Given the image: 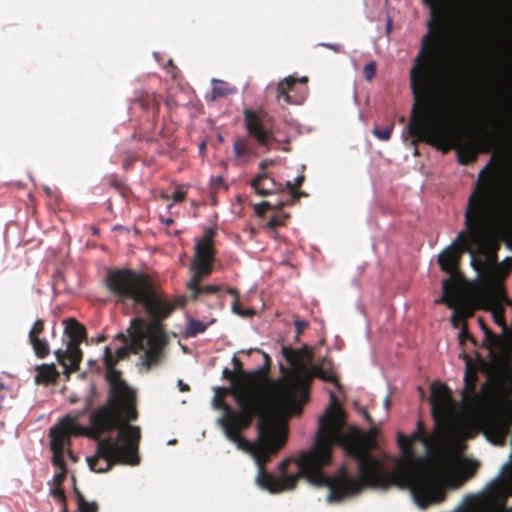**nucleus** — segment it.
Masks as SVG:
<instances>
[{
    "instance_id": "nucleus-24",
    "label": "nucleus",
    "mask_w": 512,
    "mask_h": 512,
    "mask_svg": "<svg viewBox=\"0 0 512 512\" xmlns=\"http://www.w3.org/2000/svg\"><path fill=\"white\" fill-rule=\"evenodd\" d=\"M204 278L193 270V275L187 283V288L191 292L190 299L197 300L200 296V286Z\"/></svg>"
},
{
    "instance_id": "nucleus-38",
    "label": "nucleus",
    "mask_w": 512,
    "mask_h": 512,
    "mask_svg": "<svg viewBox=\"0 0 512 512\" xmlns=\"http://www.w3.org/2000/svg\"><path fill=\"white\" fill-rule=\"evenodd\" d=\"M43 331H44V322L41 319H37L34 322L32 328L29 332V339L30 338H33V339L38 338L39 335L43 333Z\"/></svg>"
},
{
    "instance_id": "nucleus-56",
    "label": "nucleus",
    "mask_w": 512,
    "mask_h": 512,
    "mask_svg": "<svg viewBox=\"0 0 512 512\" xmlns=\"http://www.w3.org/2000/svg\"><path fill=\"white\" fill-rule=\"evenodd\" d=\"M161 221L163 224H165L167 226L174 223V220L172 218L161 219Z\"/></svg>"
},
{
    "instance_id": "nucleus-12",
    "label": "nucleus",
    "mask_w": 512,
    "mask_h": 512,
    "mask_svg": "<svg viewBox=\"0 0 512 512\" xmlns=\"http://www.w3.org/2000/svg\"><path fill=\"white\" fill-rule=\"evenodd\" d=\"M243 116L247 136L254 139L257 145L271 150L272 144L276 142L272 128L273 118L262 109H244Z\"/></svg>"
},
{
    "instance_id": "nucleus-11",
    "label": "nucleus",
    "mask_w": 512,
    "mask_h": 512,
    "mask_svg": "<svg viewBox=\"0 0 512 512\" xmlns=\"http://www.w3.org/2000/svg\"><path fill=\"white\" fill-rule=\"evenodd\" d=\"M66 324L65 334L69 337L66 350L58 349L54 352L58 363L64 368V374L68 380L72 372L79 369L83 353L80 344L86 338V329L77 320L69 318L64 321Z\"/></svg>"
},
{
    "instance_id": "nucleus-1",
    "label": "nucleus",
    "mask_w": 512,
    "mask_h": 512,
    "mask_svg": "<svg viewBox=\"0 0 512 512\" xmlns=\"http://www.w3.org/2000/svg\"><path fill=\"white\" fill-rule=\"evenodd\" d=\"M344 413L337 403L334 393H330V405L320 417L321 436L318 445L323 448L320 459L331 463L332 447L340 446L353 457L359 468V477L349 476L347 468L342 466L334 476H330L329 503L339 502L355 495L364 487L388 488L395 485L408 489L417 504L426 508L441 503L446 498L444 483L451 488L462 486L477 469L472 462L461 465L460 471H453V461L444 453L435 450L438 435L428 436L422 421L417 422L416 430L406 436L396 435L397 445L402 459L394 470L386 471L380 460L370 454L374 445L375 432L363 434L358 430L352 433L343 431Z\"/></svg>"
},
{
    "instance_id": "nucleus-40",
    "label": "nucleus",
    "mask_w": 512,
    "mask_h": 512,
    "mask_svg": "<svg viewBox=\"0 0 512 512\" xmlns=\"http://www.w3.org/2000/svg\"><path fill=\"white\" fill-rule=\"evenodd\" d=\"M68 469L59 470L52 479V486L62 487L66 477H67Z\"/></svg>"
},
{
    "instance_id": "nucleus-42",
    "label": "nucleus",
    "mask_w": 512,
    "mask_h": 512,
    "mask_svg": "<svg viewBox=\"0 0 512 512\" xmlns=\"http://www.w3.org/2000/svg\"><path fill=\"white\" fill-rule=\"evenodd\" d=\"M222 374H223V378H225V379H227V380H229L231 382V386L230 387H234L238 383H240V380L237 377V375L233 371H231L230 369L225 368L223 370Z\"/></svg>"
},
{
    "instance_id": "nucleus-26",
    "label": "nucleus",
    "mask_w": 512,
    "mask_h": 512,
    "mask_svg": "<svg viewBox=\"0 0 512 512\" xmlns=\"http://www.w3.org/2000/svg\"><path fill=\"white\" fill-rule=\"evenodd\" d=\"M290 217L289 213L279 212L272 215L269 221L266 224V227L271 230V232L276 235V228L280 226H284L286 220Z\"/></svg>"
},
{
    "instance_id": "nucleus-4",
    "label": "nucleus",
    "mask_w": 512,
    "mask_h": 512,
    "mask_svg": "<svg viewBox=\"0 0 512 512\" xmlns=\"http://www.w3.org/2000/svg\"><path fill=\"white\" fill-rule=\"evenodd\" d=\"M105 378L109 383L106 403L90 415L91 429L95 437L118 430L117 439L106 437L97 444L96 454L87 459L89 468L97 473L109 471L115 464L138 465L141 439L139 426L129 424L138 418L136 393L122 379V373L111 360V348H104Z\"/></svg>"
},
{
    "instance_id": "nucleus-5",
    "label": "nucleus",
    "mask_w": 512,
    "mask_h": 512,
    "mask_svg": "<svg viewBox=\"0 0 512 512\" xmlns=\"http://www.w3.org/2000/svg\"><path fill=\"white\" fill-rule=\"evenodd\" d=\"M105 286L117 297L118 302L132 301L145 308L151 320L163 321L178 307L188 301L185 295L177 296L172 302L158 295L149 278L131 269H110L105 276Z\"/></svg>"
},
{
    "instance_id": "nucleus-14",
    "label": "nucleus",
    "mask_w": 512,
    "mask_h": 512,
    "mask_svg": "<svg viewBox=\"0 0 512 512\" xmlns=\"http://www.w3.org/2000/svg\"><path fill=\"white\" fill-rule=\"evenodd\" d=\"M224 390L233 396L234 401L237 404V409H233L230 405L225 403L222 396L217 394L214 397V406L217 409H221L223 411L222 417L218 420L221 427L243 416L245 414L244 412L248 413L256 408L255 404L251 401L249 396L245 395L241 390L237 389L236 386L229 387Z\"/></svg>"
},
{
    "instance_id": "nucleus-60",
    "label": "nucleus",
    "mask_w": 512,
    "mask_h": 512,
    "mask_svg": "<svg viewBox=\"0 0 512 512\" xmlns=\"http://www.w3.org/2000/svg\"><path fill=\"white\" fill-rule=\"evenodd\" d=\"M366 419L370 422H372V419L370 418V416L368 414H366Z\"/></svg>"
},
{
    "instance_id": "nucleus-28",
    "label": "nucleus",
    "mask_w": 512,
    "mask_h": 512,
    "mask_svg": "<svg viewBox=\"0 0 512 512\" xmlns=\"http://www.w3.org/2000/svg\"><path fill=\"white\" fill-rule=\"evenodd\" d=\"M213 99L224 97L234 92V89L230 88L225 82L220 80H213Z\"/></svg>"
},
{
    "instance_id": "nucleus-34",
    "label": "nucleus",
    "mask_w": 512,
    "mask_h": 512,
    "mask_svg": "<svg viewBox=\"0 0 512 512\" xmlns=\"http://www.w3.org/2000/svg\"><path fill=\"white\" fill-rule=\"evenodd\" d=\"M64 453L60 451H52V464L54 467L58 468L59 470L62 469H68L67 465L64 460Z\"/></svg>"
},
{
    "instance_id": "nucleus-33",
    "label": "nucleus",
    "mask_w": 512,
    "mask_h": 512,
    "mask_svg": "<svg viewBox=\"0 0 512 512\" xmlns=\"http://www.w3.org/2000/svg\"><path fill=\"white\" fill-rule=\"evenodd\" d=\"M77 508L78 512H98L99 510L97 502H88L85 498L80 497L79 502L77 503Z\"/></svg>"
},
{
    "instance_id": "nucleus-61",
    "label": "nucleus",
    "mask_w": 512,
    "mask_h": 512,
    "mask_svg": "<svg viewBox=\"0 0 512 512\" xmlns=\"http://www.w3.org/2000/svg\"><path fill=\"white\" fill-rule=\"evenodd\" d=\"M400 122H401V123H404V122H405V118H404V117H401V118H400Z\"/></svg>"
},
{
    "instance_id": "nucleus-15",
    "label": "nucleus",
    "mask_w": 512,
    "mask_h": 512,
    "mask_svg": "<svg viewBox=\"0 0 512 512\" xmlns=\"http://www.w3.org/2000/svg\"><path fill=\"white\" fill-rule=\"evenodd\" d=\"M442 289L443 295L436 303H445L454 310L451 316V323L457 328L465 323L466 317L470 316L471 312L467 307L459 306L461 297L458 281L454 278H447L443 281Z\"/></svg>"
},
{
    "instance_id": "nucleus-6",
    "label": "nucleus",
    "mask_w": 512,
    "mask_h": 512,
    "mask_svg": "<svg viewBox=\"0 0 512 512\" xmlns=\"http://www.w3.org/2000/svg\"><path fill=\"white\" fill-rule=\"evenodd\" d=\"M490 212L481 203H476L474 197H468L464 212V230L458 233L456 239L438 255L440 269L455 278L464 253L471 256V264L476 262L472 243H483L491 231Z\"/></svg>"
},
{
    "instance_id": "nucleus-41",
    "label": "nucleus",
    "mask_w": 512,
    "mask_h": 512,
    "mask_svg": "<svg viewBox=\"0 0 512 512\" xmlns=\"http://www.w3.org/2000/svg\"><path fill=\"white\" fill-rule=\"evenodd\" d=\"M232 364L234 367L233 372L237 375V377L241 381L243 379L244 375L246 374V371H244V369H243V363L237 357L234 356L232 358Z\"/></svg>"
},
{
    "instance_id": "nucleus-46",
    "label": "nucleus",
    "mask_w": 512,
    "mask_h": 512,
    "mask_svg": "<svg viewBox=\"0 0 512 512\" xmlns=\"http://www.w3.org/2000/svg\"><path fill=\"white\" fill-rule=\"evenodd\" d=\"M166 69H167V73H169L172 78H176L177 77V72H178V69L177 67L174 65L173 63V60L170 59L168 62H167V65H166Z\"/></svg>"
},
{
    "instance_id": "nucleus-43",
    "label": "nucleus",
    "mask_w": 512,
    "mask_h": 512,
    "mask_svg": "<svg viewBox=\"0 0 512 512\" xmlns=\"http://www.w3.org/2000/svg\"><path fill=\"white\" fill-rule=\"evenodd\" d=\"M304 181H305V176L304 175H299L298 177L295 178L294 182L287 181L286 184H285V187L289 191H291L292 189H298V188H300L302 186Z\"/></svg>"
},
{
    "instance_id": "nucleus-55",
    "label": "nucleus",
    "mask_w": 512,
    "mask_h": 512,
    "mask_svg": "<svg viewBox=\"0 0 512 512\" xmlns=\"http://www.w3.org/2000/svg\"><path fill=\"white\" fill-rule=\"evenodd\" d=\"M272 161H267V160H264L262 161L260 164H259V168L261 170V173L265 172V169L267 167L268 164H271Z\"/></svg>"
},
{
    "instance_id": "nucleus-16",
    "label": "nucleus",
    "mask_w": 512,
    "mask_h": 512,
    "mask_svg": "<svg viewBox=\"0 0 512 512\" xmlns=\"http://www.w3.org/2000/svg\"><path fill=\"white\" fill-rule=\"evenodd\" d=\"M308 82V78L306 76L301 78H295L293 76H288L280 81L276 86V98L278 101L283 100L286 104L289 105H299L305 99V94L307 88L304 87V91L300 94L296 92V84L301 83L306 85Z\"/></svg>"
},
{
    "instance_id": "nucleus-10",
    "label": "nucleus",
    "mask_w": 512,
    "mask_h": 512,
    "mask_svg": "<svg viewBox=\"0 0 512 512\" xmlns=\"http://www.w3.org/2000/svg\"><path fill=\"white\" fill-rule=\"evenodd\" d=\"M257 353L263 359V365L251 372H246L243 379L236 385L245 395H248L255 404L257 412L267 413L266 400L262 395V388L265 384L270 383L268 374L271 366L269 355L260 349H251L247 354Z\"/></svg>"
},
{
    "instance_id": "nucleus-49",
    "label": "nucleus",
    "mask_w": 512,
    "mask_h": 512,
    "mask_svg": "<svg viewBox=\"0 0 512 512\" xmlns=\"http://www.w3.org/2000/svg\"><path fill=\"white\" fill-rule=\"evenodd\" d=\"M494 321H495V323H497L500 326L506 325L505 318H504L503 314H501V313L494 314Z\"/></svg>"
},
{
    "instance_id": "nucleus-7",
    "label": "nucleus",
    "mask_w": 512,
    "mask_h": 512,
    "mask_svg": "<svg viewBox=\"0 0 512 512\" xmlns=\"http://www.w3.org/2000/svg\"><path fill=\"white\" fill-rule=\"evenodd\" d=\"M282 353L291 368L281 367L283 378L275 383V403L286 414L300 415L309 400L312 374L299 351L284 347Z\"/></svg>"
},
{
    "instance_id": "nucleus-29",
    "label": "nucleus",
    "mask_w": 512,
    "mask_h": 512,
    "mask_svg": "<svg viewBox=\"0 0 512 512\" xmlns=\"http://www.w3.org/2000/svg\"><path fill=\"white\" fill-rule=\"evenodd\" d=\"M393 130L394 122H390L384 129L374 127L372 133L377 139L381 141H388L391 138Z\"/></svg>"
},
{
    "instance_id": "nucleus-59",
    "label": "nucleus",
    "mask_w": 512,
    "mask_h": 512,
    "mask_svg": "<svg viewBox=\"0 0 512 512\" xmlns=\"http://www.w3.org/2000/svg\"><path fill=\"white\" fill-rule=\"evenodd\" d=\"M385 405H386V407L389 406V399L388 398H386V400H385Z\"/></svg>"
},
{
    "instance_id": "nucleus-25",
    "label": "nucleus",
    "mask_w": 512,
    "mask_h": 512,
    "mask_svg": "<svg viewBox=\"0 0 512 512\" xmlns=\"http://www.w3.org/2000/svg\"><path fill=\"white\" fill-rule=\"evenodd\" d=\"M29 342L31 343L33 350L38 358H45L49 355V345L45 339L38 338H30Z\"/></svg>"
},
{
    "instance_id": "nucleus-2",
    "label": "nucleus",
    "mask_w": 512,
    "mask_h": 512,
    "mask_svg": "<svg viewBox=\"0 0 512 512\" xmlns=\"http://www.w3.org/2000/svg\"><path fill=\"white\" fill-rule=\"evenodd\" d=\"M430 9L428 32L409 73L413 95L411 116L406 127L413 145L425 142L443 153L454 149L458 162L468 165L488 150L484 137L465 127L470 112L464 70L457 79L448 105V119L438 117L442 100L440 57L448 38L455 6L459 0H423Z\"/></svg>"
},
{
    "instance_id": "nucleus-45",
    "label": "nucleus",
    "mask_w": 512,
    "mask_h": 512,
    "mask_svg": "<svg viewBox=\"0 0 512 512\" xmlns=\"http://www.w3.org/2000/svg\"><path fill=\"white\" fill-rule=\"evenodd\" d=\"M459 340H460L461 344H463L466 340L474 341L473 336L467 331L465 326L463 327V329L459 333Z\"/></svg>"
},
{
    "instance_id": "nucleus-27",
    "label": "nucleus",
    "mask_w": 512,
    "mask_h": 512,
    "mask_svg": "<svg viewBox=\"0 0 512 512\" xmlns=\"http://www.w3.org/2000/svg\"><path fill=\"white\" fill-rule=\"evenodd\" d=\"M207 329V324L197 319H190L186 327V335L188 337H195L200 333H204Z\"/></svg>"
},
{
    "instance_id": "nucleus-32",
    "label": "nucleus",
    "mask_w": 512,
    "mask_h": 512,
    "mask_svg": "<svg viewBox=\"0 0 512 512\" xmlns=\"http://www.w3.org/2000/svg\"><path fill=\"white\" fill-rule=\"evenodd\" d=\"M284 196L285 199L274 201L275 210L280 211L284 206H292L298 202L297 197L294 196V194L291 191H289V193L285 194Z\"/></svg>"
},
{
    "instance_id": "nucleus-8",
    "label": "nucleus",
    "mask_w": 512,
    "mask_h": 512,
    "mask_svg": "<svg viewBox=\"0 0 512 512\" xmlns=\"http://www.w3.org/2000/svg\"><path fill=\"white\" fill-rule=\"evenodd\" d=\"M127 333H129L130 344L117 348L115 354L111 352V360L115 365L130 354H137L139 351L144 352L142 364L147 369L161 362L164 357L163 350L168 341L162 321L151 320L150 323H146L141 318H133Z\"/></svg>"
},
{
    "instance_id": "nucleus-37",
    "label": "nucleus",
    "mask_w": 512,
    "mask_h": 512,
    "mask_svg": "<svg viewBox=\"0 0 512 512\" xmlns=\"http://www.w3.org/2000/svg\"><path fill=\"white\" fill-rule=\"evenodd\" d=\"M254 209L258 216H263L268 210H275L274 201H262L255 205Z\"/></svg>"
},
{
    "instance_id": "nucleus-30",
    "label": "nucleus",
    "mask_w": 512,
    "mask_h": 512,
    "mask_svg": "<svg viewBox=\"0 0 512 512\" xmlns=\"http://www.w3.org/2000/svg\"><path fill=\"white\" fill-rule=\"evenodd\" d=\"M212 262L213 261H194L192 269L205 278L212 273Z\"/></svg>"
},
{
    "instance_id": "nucleus-54",
    "label": "nucleus",
    "mask_w": 512,
    "mask_h": 512,
    "mask_svg": "<svg viewBox=\"0 0 512 512\" xmlns=\"http://www.w3.org/2000/svg\"><path fill=\"white\" fill-rule=\"evenodd\" d=\"M323 46L335 51V52H339L340 51V45H337V44H322Z\"/></svg>"
},
{
    "instance_id": "nucleus-36",
    "label": "nucleus",
    "mask_w": 512,
    "mask_h": 512,
    "mask_svg": "<svg viewBox=\"0 0 512 512\" xmlns=\"http://www.w3.org/2000/svg\"><path fill=\"white\" fill-rule=\"evenodd\" d=\"M211 189L214 193H217L221 190H228V185L225 183L224 178L221 176L214 177L211 179Z\"/></svg>"
},
{
    "instance_id": "nucleus-48",
    "label": "nucleus",
    "mask_w": 512,
    "mask_h": 512,
    "mask_svg": "<svg viewBox=\"0 0 512 512\" xmlns=\"http://www.w3.org/2000/svg\"><path fill=\"white\" fill-rule=\"evenodd\" d=\"M185 196H186L185 192H183L181 190H177L172 194V199L175 203H179L185 199Z\"/></svg>"
},
{
    "instance_id": "nucleus-63",
    "label": "nucleus",
    "mask_w": 512,
    "mask_h": 512,
    "mask_svg": "<svg viewBox=\"0 0 512 512\" xmlns=\"http://www.w3.org/2000/svg\"><path fill=\"white\" fill-rule=\"evenodd\" d=\"M2 388H3V384L0 383V389H2Z\"/></svg>"
},
{
    "instance_id": "nucleus-58",
    "label": "nucleus",
    "mask_w": 512,
    "mask_h": 512,
    "mask_svg": "<svg viewBox=\"0 0 512 512\" xmlns=\"http://www.w3.org/2000/svg\"><path fill=\"white\" fill-rule=\"evenodd\" d=\"M62 512H69L67 508V503H65V506H62Z\"/></svg>"
},
{
    "instance_id": "nucleus-9",
    "label": "nucleus",
    "mask_w": 512,
    "mask_h": 512,
    "mask_svg": "<svg viewBox=\"0 0 512 512\" xmlns=\"http://www.w3.org/2000/svg\"><path fill=\"white\" fill-rule=\"evenodd\" d=\"M90 406L91 402L87 401L83 410L68 413L50 429L49 437L51 451L65 452V450L71 445V435H87L94 439L100 438V436H94L91 426L87 429L78 423L79 419L88 412Z\"/></svg>"
},
{
    "instance_id": "nucleus-53",
    "label": "nucleus",
    "mask_w": 512,
    "mask_h": 512,
    "mask_svg": "<svg viewBox=\"0 0 512 512\" xmlns=\"http://www.w3.org/2000/svg\"><path fill=\"white\" fill-rule=\"evenodd\" d=\"M178 386H179V389L182 391V392H186V391H189L190 390V387L188 384H185L183 383L182 380H179L178 382Z\"/></svg>"
},
{
    "instance_id": "nucleus-23",
    "label": "nucleus",
    "mask_w": 512,
    "mask_h": 512,
    "mask_svg": "<svg viewBox=\"0 0 512 512\" xmlns=\"http://www.w3.org/2000/svg\"><path fill=\"white\" fill-rule=\"evenodd\" d=\"M466 386L462 393V398L464 401H467L469 398L473 402L479 403L482 401L483 396L481 394H473L475 391V379H470V376L468 373H466L465 376Z\"/></svg>"
},
{
    "instance_id": "nucleus-20",
    "label": "nucleus",
    "mask_w": 512,
    "mask_h": 512,
    "mask_svg": "<svg viewBox=\"0 0 512 512\" xmlns=\"http://www.w3.org/2000/svg\"><path fill=\"white\" fill-rule=\"evenodd\" d=\"M233 153L237 160L249 162L251 158L257 157L255 145L251 143L248 136H236L233 140Z\"/></svg>"
},
{
    "instance_id": "nucleus-31",
    "label": "nucleus",
    "mask_w": 512,
    "mask_h": 512,
    "mask_svg": "<svg viewBox=\"0 0 512 512\" xmlns=\"http://www.w3.org/2000/svg\"><path fill=\"white\" fill-rule=\"evenodd\" d=\"M227 292L235 297V299H234V301L232 303V310H233L234 313H236L239 316L252 315V312H247V311H245V310H243L241 308V305H240L239 299H238V291H237V289L230 287V288L227 289Z\"/></svg>"
},
{
    "instance_id": "nucleus-52",
    "label": "nucleus",
    "mask_w": 512,
    "mask_h": 512,
    "mask_svg": "<svg viewBox=\"0 0 512 512\" xmlns=\"http://www.w3.org/2000/svg\"><path fill=\"white\" fill-rule=\"evenodd\" d=\"M291 192L294 194V196L297 197V201L301 198V197H306L307 196V193L304 192V191H299L298 189H292Z\"/></svg>"
},
{
    "instance_id": "nucleus-47",
    "label": "nucleus",
    "mask_w": 512,
    "mask_h": 512,
    "mask_svg": "<svg viewBox=\"0 0 512 512\" xmlns=\"http://www.w3.org/2000/svg\"><path fill=\"white\" fill-rule=\"evenodd\" d=\"M72 481H73V493H74L75 498H76V503H78L79 502V497L80 498H85V497H84V495L82 494V492L79 490V488L76 485V478H75V476H72Z\"/></svg>"
},
{
    "instance_id": "nucleus-18",
    "label": "nucleus",
    "mask_w": 512,
    "mask_h": 512,
    "mask_svg": "<svg viewBox=\"0 0 512 512\" xmlns=\"http://www.w3.org/2000/svg\"><path fill=\"white\" fill-rule=\"evenodd\" d=\"M216 232L213 228H206L204 235L195 245V261H213L216 250L214 248V237Z\"/></svg>"
},
{
    "instance_id": "nucleus-44",
    "label": "nucleus",
    "mask_w": 512,
    "mask_h": 512,
    "mask_svg": "<svg viewBox=\"0 0 512 512\" xmlns=\"http://www.w3.org/2000/svg\"><path fill=\"white\" fill-rule=\"evenodd\" d=\"M221 290V287L218 285H204L200 286V295L201 294H216Z\"/></svg>"
},
{
    "instance_id": "nucleus-39",
    "label": "nucleus",
    "mask_w": 512,
    "mask_h": 512,
    "mask_svg": "<svg viewBox=\"0 0 512 512\" xmlns=\"http://www.w3.org/2000/svg\"><path fill=\"white\" fill-rule=\"evenodd\" d=\"M376 74V63L369 62L363 68V76L367 81H371Z\"/></svg>"
},
{
    "instance_id": "nucleus-3",
    "label": "nucleus",
    "mask_w": 512,
    "mask_h": 512,
    "mask_svg": "<svg viewBox=\"0 0 512 512\" xmlns=\"http://www.w3.org/2000/svg\"><path fill=\"white\" fill-rule=\"evenodd\" d=\"M234 421L223 426L225 436L237 445L239 449L250 451L259 467L257 484L270 493H280L292 490L300 478H305L317 487L329 488L330 476L323 472L329 462L320 459L323 448L318 445L321 436L320 419L318 431L313 446L308 451L300 453L297 460L286 459L279 464L281 476L274 477L265 471V464L270 461V455L279 451L285 443L284 431L277 425L272 416L257 412L256 408Z\"/></svg>"
},
{
    "instance_id": "nucleus-19",
    "label": "nucleus",
    "mask_w": 512,
    "mask_h": 512,
    "mask_svg": "<svg viewBox=\"0 0 512 512\" xmlns=\"http://www.w3.org/2000/svg\"><path fill=\"white\" fill-rule=\"evenodd\" d=\"M251 187L260 196H268L284 191L282 184L277 183L266 172L256 175L251 182Z\"/></svg>"
},
{
    "instance_id": "nucleus-22",
    "label": "nucleus",
    "mask_w": 512,
    "mask_h": 512,
    "mask_svg": "<svg viewBox=\"0 0 512 512\" xmlns=\"http://www.w3.org/2000/svg\"><path fill=\"white\" fill-rule=\"evenodd\" d=\"M312 378L318 377L326 382L334 383L338 385V379L335 373L331 369H325L320 365H315L312 369H310Z\"/></svg>"
},
{
    "instance_id": "nucleus-35",
    "label": "nucleus",
    "mask_w": 512,
    "mask_h": 512,
    "mask_svg": "<svg viewBox=\"0 0 512 512\" xmlns=\"http://www.w3.org/2000/svg\"><path fill=\"white\" fill-rule=\"evenodd\" d=\"M50 493L62 506H65L67 498L62 487L51 486Z\"/></svg>"
},
{
    "instance_id": "nucleus-21",
    "label": "nucleus",
    "mask_w": 512,
    "mask_h": 512,
    "mask_svg": "<svg viewBox=\"0 0 512 512\" xmlns=\"http://www.w3.org/2000/svg\"><path fill=\"white\" fill-rule=\"evenodd\" d=\"M37 374L35 382L37 384H53L57 382L59 372L54 364H41L36 367Z\"/></svg>"
},
{
    "instance_id": "nucleus-13",
    "label": "nucleus",
    "mask_w": 512,
    "mask_h": 512,
    "mask_svg": "<svg viewBox=\"0 0 512 512\" xmlns=\"http://www.w3.org/2000/svg\"><path fill=\"white\" fill-rule=\"evenodd\" d=\"M509 497H512V477L504 482L496 483L491 488L489 498L493 504L492 507L478 497H470L456 512H505Z\"/></svg>"
},
{
    "instance_id": "nucleus-17",
    "label": "nucleus",
    "mask_w": 512,
    "mask_h": 512,
    "mask_svg": "<svg viewBox=\"0 0 512 512\" xmlns=\"http://www.w3.org/2000/svg\"><path fill=\"white\" fill-rule=\"evenodd\" d=\"M451 403V392L444 384H433L431 388L432 415L437 423L444 418Z\"/></svg>"
},
{
    "instance_id": "nucleus-50",
    "label": "nucleus",
    "mask_w": 512,
    "mask_h": 512,
    "mask_svg": "<svg viewBox=\"0 0 512 512\" xmlns=\"http://www.w3.org/2000/svg\"><path fill=\"white\" fill-rule=\"evenodd\" d=\"M130 337H129V334L126 335L124 333H118L116 336H115V340H119L120 342H122L124 345H128V341H129Z\"/></svg>"
},
{
    "instance_id": "nucleus-57",
    "label": "nucleus",
    "mask_w": 512,
    "mask_h": 512,
    "mask_svg": "<svg viewBox=\"0 0 512 512\" xmlns=\"http://www.w3.org/2000/svg\"><path fill=\"white\" fill-rule=\"evenodd\" d=\"M67 454L70 457L71 460L76 461V457L74 456L73 452L70 450V448L67 449Z\"/></svg>"
},
{
    "instance_id": "nucleus-51",
    "label": "nucleus",
    "mask_w": 512,
    "mask_h": 512,
    "mask_svg": "<svg viewBox=\"0 0 512 512\" xmlns=\"http://www.w3.org/2000/svg\"><path fill=\"white\" fill-rule=\"evenodd\" d=\"M308 323L304 320L295 321V327L298 332H301L305 327H307Z\"/></svg>"
},
{
    "instance_id": "nucleus-62",
    "label": "nucleus",
    "mask_w": 512,
    "mask_h": 512,
    "mask_svg": "<svg viewBox=\"0 0 512 512\" xmlns=\"http://www.w3.org/2000/svg\"><path fill=\"white\" fill-rule=\"evenodd\" d=\"M479 323L481 324L482 327H484L482 319H479Z\"/></svg>"
}]
</instances>
